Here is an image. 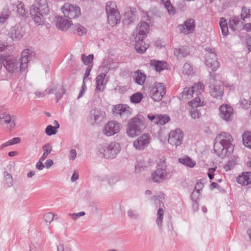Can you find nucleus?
Instances as JSON below:
<instances>
[{
  "label": "nucleus",
  "mask_w": 251,
  "mask_h": 251,
  "mask_svg": "<svg viewBox=\"0 0 251 251\" xmlns=\"http://www.w3.org/2000/svg\"><path fill=\"white\" fill-rule=\"evenodd\" d=\"M215 141L214 150L219 157L228 156L233 151V139L228 133L222 132L216 137Z\"/></svg>",
  "instance_id": "1"
},
{
  "label": "nucleus",
  "mask_w": 251,
  "mask_h": 251,
  "mask_svg": "<svg viewBox=\"0 0 251 251\" xmlns=\"http://www.w3.org/2000/svg\"><path fill=\"white\" fill-rule=\"evenodd\" d=\"M50 12L47 0H36V2L30 8V14L32 19L37 25H41L45 22V16Z\"/></svg>",
  "instance_id": "2"
},
{
  "label": "nucleus",
  "mask_w": 251,
  "mask_h": 251,
  "mask_svg": "<svg viewBox=\"0 0 251 251\" xmlns=\"http://www.w3.org/2000/svg\"><path fill=\"white\" fill-rule=\"evenodd\" d=\"M120 150L121 147L120 144L115 142L100 145L99 147L100 153L102 156L107 159L115 158Z\"/></svg>",
  "instance_id": "3"
},
{
  "label": "nucleus",
  "mask_w": 251,
  "mask_h": 251,
  "mask_svg": "<svg viewBox=\"0 0 251 251\" xmlns=\"http://www.w3.org/2000/svg\"><path fill=\"white\" fill-rule=\"evenodd\" d=\"M145 128L144 121L135 117L128 122L126 132L129 136L133 137L140 134Z\"/></svg>",
  "instance_id": "4"
},
{
  "label": "nucleus",
  "mask_w": 251,
  "mask_h": 251,
  "mask_svg": "<svg viewBox=\"0 0 251 251\" xmlns=\"http://www.w3.org/2000/svg\"><path fill=\"white\" fill-rule=\"evenodd\" d=\"M189 111L191 117L193 119L200 118L201 107L205 104V102L199 97L188 102Z\"/></svg>",
  "instance_id": "5"
},
{
  "label": "nucleus",
  "mask_w": 251,
  "mask_h": 251,
  "mask_svg": "<svg viewBox=\"0 0 251 251\" xmlns=\"http://www.w3.org/2000/svg\"><path fill=\"white\" fill-rule=\"evenodd\" d=\"M207 51L205 55V64L213 71L217 70L220 65V63L217 60V54L215 49L212 47L205 48Z\"/></svg>",
  "instance_id": "6"
},
{
  "label": "nucleus",
  "mask_w": 251,
  "mask_h": 251,
  "mask_svg": "<svg viewBox=\"0 0 251 251\" xmlns=\"http://www.w3.org/2000/svg\"><path fill=\"white\" fill-rule=\"evenodd\" d=\"M2 64L7 72L13 74L20 69L21 62L15 57L5 55L3 57Z\"/></svg>",
  "instance_id": "7"
},
{
  "label": "nucleus",
  "mask_w": 251,
  "mask_h": 251,
  "mask_svg": "<svg viewBox=\"0 0 251 251\" xmlns=\"http://www.w3.org/2000/svg\"><path fill=\"white\" fill-rule=\"evenodd\" d=\"M64 15L69 19H75L78 17L81 13L80 8L69 3H65L61 8Z\"/></svg>",
  "instance_id": "8"
},
{
  "label": "nucleus",
  "mask_w": 251,
  "mask_h": 251,
  "mask_svg": "<svg viewBox=\"0 0 251 251\" xmlns=\"http://www.w3.org/2000/svg\"><path fill=\"white\" fill-rule=\"evenodd\" d=\"M165 94V86L161 83H155L150 91L151 98L155 101L161 100Z\"/></svg>",
  "instance_id": "9"
},
{
  "label": "nucleus",
  "mask_w": 251,
  "mask_h": 251,
  "mask_svg": "<svg viewBox=\"0 0 251 251\" xmlns=\"http://www.w3.org/2000/svg\"><path fill=\"white\" fill-rule=\"evenodd\" d=\"M121 128V125L118 122L114 121H109L104 125L102 133L106 136H111L118 133Z\"/></svg>",
  "instance_id": "10"
},
{
  "label": "nucleus",
  "mask_w": 251,
  "mask_h": 251,
  "mask_svg": "<svg viewBox=\"0 0 251 251\" xmlns=\"http://www.w3.org/2000/svg\"><path fill=\"white\" fill-rule=\"evenodd\" d=\"M183 139V133L179 128L172 131L169 136L168 142L173 146L177 147L182 144Z\"/></svg>",
  "instance_id": "11"
},
{
  "label": "nucleus",
  "mask_w": 251,
  "mask_h": 251,
  "mask_svg": "<svg viewBox=\"0 0 251 251\" xmlns=\"http://www.w3.org/2000/svg\"><path fill=\"white\" fill-rule=\"evenodd\" d=\"M112 111L115 115H119L122 118L126 119L132 114V109L126 104H119L115 105Z\"/></svg>",
  "instance_id": "12"
},
{
  "label": "nucleus",
  "mask_w": 251,
  "mask_h": 251,
  "mask_svg": "<svg viewBox=\"0 0 251 251\" xmlns=\"http://www.w3.org/2000/svg\"><path fill=\"white\" fill-rule=\"evenodd\" d=\"M105 116V112L98 108L90 111L89 120L92 125H98L103 121Z\"/></svg>",
  "instance_id": "13"
},
{
  "label": "nucleus",
  "mask_w": 251,
  "mask_h": 251,
  "mask_svg": "<svg viewBox=\"0 0 251 251\" xmlns=\"http://www.w3.org/2000/svg\"><path fill=\"white\" fill-rule=\"evenodd\" d=\"M195 21L192 18L187 19L183 24L178 25L180 33L187 35L193 33L195 29Z\"/></svg>",
  "instance_id": "14"
},
{
  "label": "nucleus",
  "mask_w": 251,
  "mask_h": 251,
  "mask_svg": "<svg viewBox=\"0 0 251 251\" xmlns=\"http://www.w3.org/2000/svg\"><path fill=\"white\" fill-rule=\"evenodd\" d=\"M16 117L14 115L3 112L0 113V124L6 125L7 128L11 130L14 128L16 126Z\"/></svg>",
  "instance_id": "15"
},
{
  "label": "nucleus",
  "mask_w": 251,
  "mask_h": 251,
  "mask_svg": "<svg viewBox=\"0 0 251 251\" xmlns=\"http://www.w3.org/2000/svg\"><path fill=\"white\" fill-rule=\"evenodd\" d=\"M220 117L224 120L228 122L232 120L233 117V109L227 104L222 105L219 108Z\"/></svg>",
  "instance_id": "16"
},
{
  "label": "nucleus",
  "mask_w": 251,
  "mask_h": 251,
  "mask_svg": "<svg viewBox=\"0 0 251 251\" xmlns=\"http://www.w3.org/2000/svg\"><path fill=\"white\" fill-rule=\"evenodd\" d=\"M25 33V28L21 25H16L10 28L8 35L13 41H17L22 39Z\"/></svg>",
  "instance_id": "17"
},
{
  "label": "nucleus",
  "mask_w": 251,
  "mask_h": 251,
  "mask_svg": "<svg viewBox=\"0 0 251 251\" xmlns=\"http://www.w3.org/2000/svg\"><path fill=\"white\" fill-rule=\"evenodd\" d=\"M149 25L146 22H140L137 25L133 36L139 38V39H144L149 32Z\"/></svg>",
  "instance_id": "18"
},
{
  "label": "nucleus",
  "mask_w": 251,
  "mask_h": 251,
  "mask_svg": "<svg viewBox=\"0 0 251 251\" xmlns=\"http://www.w3.org/2000/svg\"><path fill=\"white\" fill-rule=\"evenodd\" d=\"M168 173L165 169L157 168L151 174L152 180L156 183H160L167 178Z\"/></svg>",
  "instance_id": "19"
},
{
  "label": "nucleus",
  "mask_w": 251,
  "mask_h": 251,
  "mask_svg": "<svg viewBox=\"0 0 251 251\" xmlns=\"http://www.w3.org/2000/svg\"><path fill=\"white\" fill-rule=\"evenodd\" d=\"M209 93L213 97L221 99L224 94V86L221 83H215L209 86Z\"/></svg>",
  "instance_id": "20"
},
{
  "label": "nucleus",
  "mask_w": 251,
  "mask_h": 251,
  "mask_svg": "<svg viewBox=\"0 0 251 251\" xmlns=\"http://www.w3.org/2000/svg\"><path fill=\"white\" fill-rule=\"evenodd\" d=\"M154 201H156V203H158L159 208L158 209L157 212V217L156 219V223L160 231L162 230V223H163V219L164 213V210L163 209L162 207H164L163 203L161 201L159 200H158V198L156 196L153 197Z\"/></svg>",
  "instance_id": "21"
},
{
  "label": "nucleus",
  "mask_w": 251,
  "mask_h": 251,
  "mask_svg": "<svg viewBox=\"0 0 251 251\" xmlns=\"http://www.w3.org/2000/svg\"><path fill=\"white\" fill-rule=\"evenodd\" d=\"M150 139V136L144 134L133 142V146L137 150H143L148 146Z\"/></svg>",
  "instance_id": "22"
},
{
  "label": "nucleus",
  "mask_w": 251,
  "mask_h": 251,
  "mask_svg": "<svg viewBox=\"0 0 251 251\" xmlns=\"http://www.w3.org/2000/svg\"><path fill=\"white\" fill-rule=\"evenodd\" d=\"M46 91H48V94L55 93L57 102H58L65 93L64 88L58 85H55L52 87L50 86L47 88Z\"/></svg>",
  "instance_id": "23"
},
{
  "label": "nucleus",
  "mask_w": 251,
  "mask_h": 251,
  "mask_svg": "<svg viewBox=\"0 0 251 251\" xmlns=\"http://www.w3.org/2000/svg\"><path fill=\"white\" fill-rule=\"evenodd\" d=\"M32 52L29 49H25L21 53L20 71H24L28 66V62L31 58Z\"/></svg>",
  "instance_id": "24"
},
{
  "label": "nucleus",
  "mask_w": 251,
  "mask_h": 251,
  "mask_svg": "<svg viewBox=\"0 0 251 251\" xmlns=\"http://www.w3.org/2000/svg\"><path fill=\"white\" fill-rule=\"evenodd\" d=\"M72 25V21L66 19L62 17H56V26L57 28L62 31L67 30Z\"/></svg>",
  "instance_id": "25"
},
{
  "label": "nucleus",
  "mask_w": 251,
  "mask_h": 251,
  "mask_svg": "<svg viewBox=\"0 0 251 251\" xmlns=\"http://www.w3.org/2000/svg\"><path fill=\"white\" fill-rule=\"evenodd\" d=\"M106 74L101 73L98 75L96 78V91L97 92H102L105 89L106 82L105 81Z\"/></svg>",
  "instance_id": "26"
},
{
  "label": "nucleus",
  "mask_w": 251,
  "mask_h": 251,
  "mask_svg": "<svg viewBox=\"0 0 251 251\" xmlns=\"http://www.w3.org/2000/svg\"><path fill=\"white\" fill-rule=\"evenodd\" d=\"M150 65L158 72H160L161 71L167 69L168 67V64L166 62L155 59L151 60L150 61Z\"/></svg>",
  "instance_id": "27"
},
{
  "label": "nucleus",
  "mask_w": 251,
  "mask_h": 251,
  "mask_svg": "<svg viewBox=\"0 0 251 251\" xmlns=\"http://www.w3.org/2000/svg\"><path fill=\"white\" fill-rule=\"evenodd\" d=\"M135 39V49L137 52L139 53H144L149 47V45L146 44L144 41V39H139V38L134 37Z\"/></svg>",
  "instance_id": "28"
},
{
  "label": "nucleus",
  "mask_w": 251,
  "mask_h": 251,
  "mask_svg": "<svg viewBox=\"0 0 251 251\" xmlns=\"http://www.w3.org/2000/svg\"><path fill=\"white\" fill-rule=\"evenodd\" d=\"M238 183L244 185L251 183V172H245L237 177Z\"/></svg>",
  "instance_id": "29"
},
{
  "label": "nucleus",
  "mask_w": 251,
  "mask_h": 251,
  "mask_svg": "<svg viewBox=\"0 0 251 251\" xmlns=\"http://www.w3.org/2000/svg\"><path fill=\"white\" fill-rule=\"evenodd\" d=\"M71 32L74 34H77L79 36H83L85 35L87 32V29L79 24L72 25Z\"/></svg>",
  "instance_id": "30"
},
{
  "label": "nucleus",
  "mask_w": 251,
  "mask_h": 251,
  "mask_svg": "<svg viewBox=\"0 0 251 251\" xmlns=\"http://www.w3.org/2000/svg\"><path fill=\"white\" fill-rule=\"evenodd\" d=\"M107 21L111 26H114L120 22L121 17L119 12H115L111 14H107Z\"/></svg>",
  "instance_id": "31"
},
{
  "label": "nucleus",
  "mask_w": 251,
  "mask_h": 251,
  "mask_svg": "<svg viewBox=\"0 0 251 251\" xmlns=\"http://www.w3.org/2000/svg\"><path fill=\"white\" fill-rule=\"evenodd\" d=\"M174 55L177 57H184L189 54V50L188 46H181L178 48L175 49Z\"/></svg>",
  "instance_id": "32"
},
{
  "label": "nucleus",
  "mask_w": 251,
  "mask_h": 251,
  "mask_svg": "<svg viewBox=\"0 0 251 251\" xmlns=\"http://www.w3.org/2000/svg\"><path fill=\"white\" fill-rule=\"evenodd\" d=\"M2 186L5 188L11 187L13 185V179L12 175L6 171L3 172Z\"/></svg>",
  "instance_id": "33"
},
{
  "label": "nucleus",
  "mask_w": 251,
  "mask_h": 251,
  "mask_svg": "<svg viewBox=\"0 0 251 251\" xmlns=\"http://www.w3.org/2000/svg\"><path fill=\"white\" fill-rule=\"evenodd\" d=\"M133 78L136 84L142 85L145 81L146 76L141 71L138 70L134 72Z\"/></svg>",
  "instance_id": "34"
},
{
  "label": "nucleus",
  "mask_w": 251,
  "mask_h": 251,
  "mask_svg": "<svg viewBox=\"0 0 251 251\" xmlns=\"http://www.w3.org/2000/svg\"><path fill=\"white\" fill-rule=\"evenodd\" d=\"M194 95L193 90L191 87H185L179 95V98L181 100H189L191 99Z\"/></svg>",
  "instance_id": "35"
},
{
  "label": "nucleus",
  "mask_w": 251,
  "mask_h": 251,
  "mask_svg": "<svg viewBox=\"0 0 251 251\" xmlns=\"http://www.w3.org/2000/svg\"><path fill=\"white\" fill-rule=\"evenodd\" d=\"M178 161L180 163L188 167L193 168L196 165L195 162L187 156L179 158Z\"/></svg>",
  "instance_id": "36"
},
{
  "label": "nucleus",
  "mask_w": 251,
  "mask_h": 251,
  "mask_svg": "<svg viewBox=\"0 0 251 251\" xmlns=\"http://www.w3.org/2000/svg\"><path fill=\"white\" fill-rule=\"evenodd\" d=\"M191 88L193 90L194 94L197 95V97L200 98L199 95L203 92L204 90L203 84L201 82L196 83L191 86Z\"/></svg>",
  "instance_id": "37"
},
{
  "label": "nucleus",
  "mask_w": 251,
  "mask_h": 251,
  "mask_svg": "<svg viewBox=\"0 0 251 251\" xmlns=\"http://www.w3.org/2000/svg\"><path fill=\"white\" fill-rule=\"evenodd\" d=\"M242 140L246 147L251 149V132L245 131L243 134Z\"/></svg>",
  "instance_id": "38"
},
{
  "label": "nucleus",
  "mask_w": 251,
  "mask_h": 251,
  "mask_svg": "<svg viewBox=\"0 0 251 251\" xmlns=\"http://www.w3.org/2000/svg\"><path fill=\"white\" fill-rule=\"evenodd\" d=\"M237 158L238 157L235 155H234L230 158L226 164L224 166V169L226 170V171H229L233 168V167L236 164V160Z\"/></svg>",
  "instance_id": "39"
},
{
  "label": "nucleus",
  "mask_w": 251,
  "mask_h": 251,
  "mask_svg": "<svg viewBox=\"0 0 251 251\" xmlns=\"http://www.w3.org/2000/svg\"><path fill=\"white\" fill-rule=\"evenodd\" d=\"M219 25L223 35L227 36L228 33V29L226 20L224 18H221L220 19Z\"/></svg>",
  "instance_id": "40"
},
{
  "label": "nucleus",
  "mask_w": 251,
  "mask_h": 251,
  "mask_svg": "<svg viewBox=\"0 0 251 251\" xmlns=\"http://www.w3.org/2000/svg\"><path fill=\"white\" fill-rule=\"evenodd\" d=\"M105 10L107 14L118 12L116 3L113 1H108L106 3Z\"/></svg>",
  "instance_id": "41"
},
{
  "label": "nucleus",
  "mask_w": 251,
  "mask_h": 251,
  "mask_svg": "<svg viewBox=\"0 0 251 251\" xmlns=\"http://www.w3.org/2000/svg\"><path fill=\"white\" fill-rule=\"evenodd\" d=\"M182 72L183 74L188 75H193L195 73L193 67L188 63L184 64Z\"/></svg>",
  "instance_id": "42"
},
{
  "label": "nucleus",
  "mask_w": 251,
  "mask_h": 251,
  "mask_svg": "<svg viewBox=\"0 0 251 251\" xmlns=\"http://www.w3.org/2000/svg\"><path fill=\"white\" fill-rule=\"evenodd\" d=\"M161 2L170 15H174L175 13V9L169 0H162Z\"/></svg>",
  "instance_id": "43"
},
{
  "label": "nucleus",
  "mask_w": 251,
  "mask_h": 251,
  "mask_svg": "<svg viewBox=\"0 0 251 251\" xmlns=\"http://www.w3.org/2000/svg\"><path fill=\"white\" fill-rule=\"evenodd\" d=\"M240 23V20L238 18H231L228 23L229 28L233 31L237 30V26Z\"/></svg>",
  "instance_id": "44"
},
{
  "label": "nucleus",
  "mask_w": 251,
  "mask_h": 251,
  "mask_svg": "<svg viewBox=\"0 0 251 251\" xmlns=\"http://www.w3.org/2000/svg\"><path fill=\"white\" fill-rule=\"evenodd\" d=\"M251 17V11L249 8L246 7H243L241 12V18L246 22L247 20Z\"/></svg>",
  "instance_id": "45"
},
{
  "label": "nucleus",
  "mask_w": 251,
  "mask_h": 251,
  "mask_svg": "<svg viewBox=\"0 0 251 251\" xmlns=\"http://www.w3.org/2000/svg\"><path fill=\"white\" fill-rule=\"evenodd\" d=\"M143 98V95L141 92L134 93L131 96L130 100V101L133 103H139Z\"/></svg>",
  "instance_id": "46"
},
{
  "label": "nucleus",
  "mask_w": 251,
  "mask_h": 251,
  "mask_svg": "<svg viewBox=\"0 0 251 251\" xmlns=\"http://www.w3.org/2000/svg\"><path fill=\"white\" fill-rule=\"evenodd\" d=\"M94 56L92 54H90L88 56H86L84 54H82L81 56V60L85 65H91L93 62Z\"/></svg>",
  "instance_id": "47"
},
{
  "label": "nucleus",
  "mask_w": 251,
  "mask_h": 251,
  "mask_svg": "<svg viewBox=\"0 0 251 251\" xmlns=\"http://www.w3.org/2000/svg\"><path fill=\"white\" fill-rule=\"evenodd\" d=\"M170 120V117L166 115L158 114L157 125H165L168 123Z\"/></svg>",
  "instance_id": "48"
},
{
  "label": "nucleus",
  "mask_w": 251,
  "mask_h": 251,
  "mask_svg": "<svg viewBox=\"0 0 251 251\" xmlns=\"http://www.w3.org/2000/svg\"><path fill=\"white\" fill-rule=\"evenodd\" d=\"M240 104L244 109L249 108L251 105V98L249 97L248 99H241L240 101Z\"/></svg>",
  "instance_id": "49"
},
{
  "label": "nucleus",
  "mask_w": 251,
  "mask_h": 251,
  "mask_svg": "<svg viewBox=\"0 0 251 251\" xmlns=\"http://www.w3.org/2000/svg\"><path fill=\"white\" fill-rule=\"evenodd\" d=\"M10 12L8 8H4L0 15V23H3L9 16Z\"/></svg>",
  "instance_id": "50"
},
{
  "label": "nucleus",
  "mask_w": 251,
  "mask_h": 251,
  "mask_svg": "<svg viewBox=\"0 0 251 251\" xmlns=\"http://www.w3.org/2000/svg\"><path fill=\"white\" fill-rule=\"evenodd\" d=\"M17 12L18 13L23 16L26 13V11L24 7V4L22 2H19L17 5Z\"/></svg>",
  "instance_id": "51"
},
{
  "label": "nucleus",
  "mask_w": 251,
  "mask_h": 251,
  "mask_svg": "<svg viewBox=\"0 0 251 251\" xmlns=\"http://www.w3.org/2000/svg\"><path fill=\"white\" fill-rule=\"evenodd\" d=\"M42 148L43 150V153L47 154L48 156L50 154L52 150V146L50 143L45 144L43 146Z\"/></svg>",
  "instance_id": "52"
},
{
  "label": "nucleus",
  "mask_w": 251,
  "mask_h": 251,
  "mask_svg": "<svg viewBox=\"0 0 251 251\" xmlns=\"http://www.w3.org/2000/svg\"><path fill=\"white\" fill-rule=\"evenodd\" d=\"M56 132L57 130L51 125L48 126L45 129V133L49 136L54 135Z\"/></svg>",
  "instance_id": "53"
},
{
  "label": "nucleus",
  "mask_w": 251,
  "mask_h": 251,
  "mask_svg": "<svg viewBox=\"0 0 251 251\" xmlns=\"http://www.w3.org/2000/svg\"><path fill=\"white\" fill-rule=\"evenodd\" d=\"M85 212L81 211L78 213H69V216L74 220H76L80 217L84 216Z\"/></svg>",
  "instance_id": "54"
},
{
  "label": "nucleus",
  "mask_w": 251,
  "mask_h": 251,
  "mask_svg": "<svg viewBox=\"0 0 251 251\" xmlns=\"http://www.w3.org/2000/svg\"><path fill=\"white\" fill-rule=\"evenodd\" d=\"M127 213L128 216L131 219H136L139 216L138 212L135 210L129 209Z\"/></svg>",
  "instance_id": "55"
},
{
  "label": "nucleus",
  "mask_w": 251,
  "mask_h": 251,
  "mask_svg": "<svg viewBox=\"0 0 251 251\" xmlns=\"http://www.w3.org/2000/svg\"><path fill=\"white\" fill-rule=\"evenodd\" d=\"M54 218V214L51 212H49L45 214L44 216L45 221L47 223H50Z\"/></svg>",
  "instance_id": "56"
},
{
  "label": "nucleus",
  "mask_w": 251,
  "mask_h": 251,
  "mask_svg": "<svg viewBox=\"0 0 251 251\" xmlns=\"http://www.w3.org/2000/svg\"><path fill=\"white\" fill-rule=\"evenodd\" d=\"M148 118L152 123L157 125L158 114L150 113L148 115Z\"/></svg>",
  "instance_id": "57"
},
{
  "label": "nucleus",
  "mask_w": 251,
  "mask_h": 251,
  "mask_svg": "<svg viewBox=\"0 0 251 251\" xmlns=\"http://www.w3.org/2000/svg\"><path fill=\"white\" fill-rule=\"evenodd\" d=\"M108 179V176L107 175H101L98 177V181L101 183L105 184V183H107Z\"/></svg>",
  "instance_id": "58"
},
{
  "label": "nucleus",
  "mask_w": 251,
  "mask_h": 251,
  "mask_svg": "<svg viewBox=\"0 0 251 251\" xmlns=\"http://www.w3.org/2000/svg\"><path fill=\"white\" fill-rule=\"evenodd\" d=\"M76 151L75 149H71L69 151V154L68 156L69 159L70 160H74L76 157Z\"/></svg>",
  "instance_id": "59"
},
{
  "label": "nucleus",
  "mask_w": 251,
  "mask_h": 251,
  "mask_svg": "<svg viewBox=\"0 0 251 251\" xmlns=\"http://www.w3.org/2000/svg\"><path fill=\"white\" fill-rule=\"evenodd\" d=\"M86 89H87V87L84 82V80H83L81 89L79 94L77 97V99H80L83 96L84 92L86 90Z\"/></svg>",
  "instance_id": "60"
},
{
  "label": "nucleus",
  "mask_w": 251,
  "mask_h": 251,
  "mask_svg": "<svg viewBox=\"0 0 251 251\" xmlns=\"http://www.w3.org/2000/svg\"><path fill=\"white\" fill-rule=\"evenodd\" d=\"M200 196V193L199 192L196 191L194 190L191 195V200L192 201H197V200L199 199Z\"/></svg>",
  "instance_id": "61"
},
{
  "label": "nucleus",
  "mask_w": 251,
  "mask_h": 251,
  "mask_svg": "<svg viewBox=\"0 0 251 251\" xmlns=\"http://www.w3.org/2000/svg\"><path fill=\"white\" fill-rule=\"evenodd\" d=\"M217 167L209 168L208 171L207 175L210 180L214 178V173Z\"/></svg>",
  "instance_id": "62"
},
{
  "label": "nucleus",
  "mask_w": 251,
  "mask_h": 251,
  "mask_svg": "<svg viewBox=\"0 0 251 251\" xmlns=\"http://www.w3.org/2000/svg\"><path fill=\"white\" fill-rule=\"evenodd\" d=\"M118 180L117 179L113 176H108V182L107 183L110 185H112L114 184H115L117 182Z\"/></svg>",
  "instance_id": "63"
},
{
  "label": "nucleus",
  "mask_w": 251,
  "mask_h": 251,
  "mask_svg": "<svg viewBox=\"0 0 251 251\" xmlns=\"http://www.w3.org/2000/svg\"><path fill=\"white\" fill-rule=\"evenodd\" d=\"M243 29L247 32H251V22L245 24L243 25Z\"/></svg>",
  "instance_id": "64"
}]
</instances>
